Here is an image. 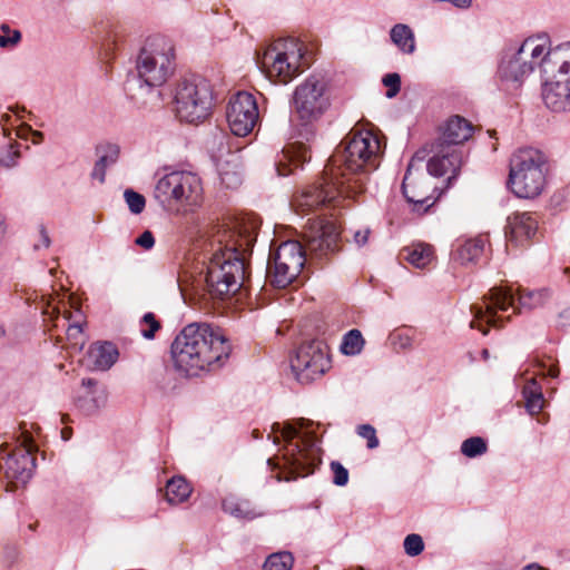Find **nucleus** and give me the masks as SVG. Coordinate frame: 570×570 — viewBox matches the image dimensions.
Returning a JSON list of instances; mask_svg holds the SVG:
<instances>
[{
    "label": "nucleus",
    "instance_id": "bf43d9fd",
    "mask_svg": "<svg viewBox=\"0 0 570 570\" xmlns=\"http://www.w3.org/2000/svg\"><path fill=\"white\" fill-rule=\"evenodd\" d=\"M481 354H482V358L485 361L490 357V353L487 348L482 350Z\"/></svg>",
    "mask_w": 570,
    "mask_h": 570
},
{
    "label": "nucleus",
    "instance_id": "39448f33",
    "mask_svg": "<svg viewBox=\"0 0 570 570\" xmlns=\"http://www.w3.org/2000/svg\"><path fill=\"white\" fill-rule=\"evenodd\" d=\"M549 37L544 33L530 36L522 41L504 46L498 66L499 77L520 86L537 67L543 73V61L551 52Z\"/></svg>",
    "mask_w": 570,
    "mask_h": 570
},
{
    "label": "nucleus",
    "instance_id": "c85d7f7f",
    "mask_svg": "<svg viewBox=\"0 0 570 570\" xmlns=\"http://www.w3.org/2000/svg\"><path fill=\"white\" fill-rule=\"evenodd\" d=\"M222 507L225 512L238 519L252 520L258 515L248 500L238 499L235 495L226 497L222 502Z\"/></svg>",
    "mask_w": 570,
    "mask_h": 570
},
{
    "label": "nucleus",
    "instance_id": "3c124183",
    "mask_svg": "<svg viewBox=\"0 0 570 570\" xmlns=\"http://www.w3.org/2000/svg\"><path fill=\"white\" fill-rule=\"evenodd\" d=\"M106 169L107 168L104 167V165H100L99 163L96 161L90 174L91 178L97 179L100 184L105 183Z\"/></svg>",
    "mask_w": 570,
    "mask_h": 570
},
{
    "label": "nucleus",
    "instance_id": "7ed1b4c3",
    "mask_svg": "<svg viewBox=\"0 0 570 570\" xmlns=\"http://www.w3.org/2000/svg\"><path fill=\"white\" fill-rule=\"evenodd\" d=\"M382 154L383 147L376 135L353 128L325 167L356 195L364 190L370 173L380 166Z\"/></svg>",
    "mask_w": 570,
    "mask_h": 570
},
{
    "label": "nucleus",
    "instance_id": "f257e3e1",
    "mask_svg": "<svg viewBox=\"0 0 570 570\" xmlns=\"http://www.w3.org/2000/svg\"><path fill=\"white\" fill-rule=\"evenodd\" d=\"M255 239L247 228L239 232L213 228L204 248L207 261L204 282L210 297L224 299L245 286L248 277L246 256Z\"/></svg>",
    "mask_w": 570,
    "mask_h": 570
},
{
    "label": "nucleus",
    "instance_id": "20e7f679",
    "mask_svg": "<svg viewBox=\"0 0 570 570\" xmlns=\"http://www.w3.org/2000/svg\"><path fill=\"white\" fill-rule=\"evenodd\" d=\"M230 352L232 345L224 331L208 323L186 325L171 344L174 364L186 375L219 364Z\"/></svg>",
    "mask_w": 570,
    "mask_h": 570
},
{
    "label": "nucleus",
    "instance_id": "37998d69",
    "mask_svg": "<svg viewBox=\"0 0 570 570\" xmlns=\"http://www.w3.org/2000/svg\"><path fill=\"white\" fill-rule=\"evenodd\" d=\"M142 323L149 326L148 330H141V334L145 338L151 340L155 337V333L159 330L160 324L155 318L153 313H146L141 320Z\"/></svg>",
    "mask_w": 570,
    "mask_h": 570
},
{
    "label": "nucleus",
    "instance_id": "b1692460",
    "mask_svg": "<svg viewBox=\"0 0 570 570\" xmlns=\"http://www.w3.org/2000/svg\"><path fill=\"white\" fill-rule=\"evenodd\" d=\"M472 125L460 116L450 118L445 125L442 138L444 144L459 145L466 141L472 135Z\"/></svg>",
    "mask_w": 570,
    "mask_h": 570
},
{
    "label": "nucleus",
    "instance_id": "58836bf2",
    "mask_svg": "<svg viewBox=\"0 0 570 570\" xmlns=\"http://www.w3.org/2000/svg\"><path fill=\"white\" fill-rule=\"evenodd\" d=\"M383 85L387 87L386 97H395L401 89V77L396 72L387 73L383 77Z\"/></svg>",
    "mask_w": 570,
    "mask_h": 570
},
{
    "label": "nucleus",
    "instance_id": "aec40b11",
    "mask_svg": "<svg viewBox=\"0 0 570 570\" xmlns=\"http://www.w3.org/2000/svg\"><path fill=\"white\" fill-rule=\"evenodd\" d=\"M108 401L106 386L96 379H82L75 391L73 404L85 415H95L104 409Z\"/></svg>",
    "mask_w": 570,
    "mask_h": 570
},
{
    "label": "nucleus",
    "instance_id": "cd10ccee",
    "mask_svg": "<svg viewBox=\"0 0 570 570\" xmlns=\"http://www.w3.org/2000/svg\"><path fill=\"white\" fill-rule=\"evenodd\" d=\"M522 394L525 400L524 406L527 412L531 416L539 414L543 409L546 401L541 386L534 379H531L527 382V384L523 386Z\"/></svg>",
    "mask_w": 570,
    "mask_h": 570
},
{
    "label": "nucleus",
    "instance_id": "1a4fd4ad",
    "mask_svg": "<svg viewBox=\"0 0 570 570\" xmlns=\"http://www.w3.org/2000/svg\"><path fill=\"white\" fill-rule=\"evenodd\" d=\"M542 99L554 112L570 111V41L560 43L543 61Z\"/></svg>",
    "mask_w": 570,
    "mask_h": 570
},
{
    "label": "nucleus",
    "instance_id": "ea45409f",
    "mask_svg": "<svg viewBox=\"0 0 570 570\" xmlns=\"http://www.w3.org/2000/svg\"><path fill=\"white\" fill-rule=\"evenodd\" d=\"M357 434L367 440V448L375 449L379 446V439L375 429L370 424H362L357 428Z\"/></svg>",
    "mask_w": 570,
    "mask_h": 570
},
{
    "label": "nucleus",
    "instance_id": "412c9836",
    "mask_svg": "<svg viewBox=\"0 0 570 570\" xmlns=\"http://www.w3.org/2000/svg\"><path fill=\"white\" fill-rule=\"evenodd\" d=\"M538 232V217L534 213H514L507 219L505 238L509 245L524 246Z\"/></svg>",
    "mask_w": 570,
    "mask_h": 570
},
{
    "label": "nucleus",
    "instance_id": "473e14b6",
    "mask_svg": "<svg viewBox=\"0 0 570 570\" xmlns=\"http://www.w3.org/2000/svg\"><path fill=\"white\" fill-rule=\"evenodd\" d=\"M488 443L481 436H472L464 440L461 444V452L466 458H478L487 453Z\"/></svg>",
    "mask_w": 570,
    "mask_h": 570
},
{
    "label": "nucleus",
    "instance_id": "69168bd1",
    "mask_svg": "<svg viewBox=\"0 0 570 570\" xmlns=\"http://www.w3.org/2000/svg\"><path fill=\"white\" fill-rule=\"evenodd\" d=\"M62 435L65 439H68V433H66L65 431L62 432Z\"/></svg>",
    "mask_w": 570,
    "mask_h": 570
},
{
    "label": "nucleus",
    "instance_id": "c9c22d12",
    "mask_svg": "<svg viewBox=\"0 0 570 570\" xmlns=\"http://www.w3.org/2000/svg\"><path fill=\"white\" fill-rule=\"evenodd\" d=\"M67 340L73 348L81 350L85 345L82 335V323L77 321L73 324H69L67 328Z\"/></svg>",
    "mask_w": 570,
    "mask_h": 570
},
{
    "label": "nucleus",
    "instance_id": "5fc2aeb1",
    "mask_svg": "<svg viewBox=\"0 0 570 570\" xmlns=\"http://www.w3.org/2000/svg\"><path fill=\"white\" fill-rule=\"evenodd\" d=\"M32 136H33V144H39L43 140V134L41 131H32Z\"/></svg>",
    "mask_w": 570,
    "mask_h": 570
},
{
    "label": "nucleus",
    "instance_id": "c03bdc74",
    "mask_svg": "<svg viewBox=\"0 0 570 570\" xmlns=\"http://www.w3.org/2000/svg\"><path fill=\"white\" fill-rule=\"evenodd\" d=\"M392 345L395 348L407 350L412 346V338L403 332H394L390 335Z\"/></svg>",
    "mask_w": 570,
    "mask_h": 570
},
{
    "label": "nucleus",
    "instance_id": "a878e982",
    "mask_svg": "<svg viewBox=\"0 0 570 570\" xmlns=\"http://www.w3.org/2000/svg\"><path fill=\"white\" fill-rule=\"evenodd\" d=\"M391 41L405 55L414 53L415 36L413 30L404 23H396L390 31Z\"/></svg>",
    "mask_w": 570,
    "mask_h": 570
},
{
    "label": "nucleus",
    "instance_id": "2eb2a0df",
    "mask_svg": "<svg viewBox=\"0 0 570 570\" xmlns=\"http://www.w3.org/2000/svg\"><path fill=\"white\" fill-rule=\"evenodd\" d=\"M274 432H279L287 441L284 459L292 469V476L284 480H294L299 475H307L313 472L318 460V449L312 440L301 438L299 431L292 424L281 426L278 423L273 425Z\"/></svg>",
    "mask_w": 570,
    "mask_h": 570
},
{
    "label": "nucleus",
    "instance_id": "864d4df0",
    "mask_svg": "<svg viewBox=\"0 0 570 570\" xmlns=\"http://www.w3.org/2000/svg\"><path fill=\"white\" fill-rule=\"evenodd\" d=\"M559 317L561 320H566L564 323H562L563 325L566 324H570V307L569 308H566L564 311H562L560 314H559Z\"/></svg>",
    "mask_w": 570,
    "mask_h": 570
},
{
    "label": "nucleus",
    "instance_id": "79ce46f5",
    "mask_svg": "<svg viewBox=\"0 0 570 570\" xmlns=\"http://www.w3.org/2000/svg\"><path fill=\"white\" fill-rule=\"evenodd\" d=\"M20 157V151L12 145H10L0 156V164L7 168H11L17 165Z\"/></svg>",
    "mask_w": 570,
    "mask_h": 570
},
{
    "label": "nucleus",
    "instance_id": "c756f323",
    "mask_svg": "<svg viewBox=\"0 0 570 570\" xmlns=\"http://www.w3.org/2000/svg\"><path fill=\"white\" fill-rule=\"evenodd\" d=\"M191 493L187 481L181 476H174L166 484V500L169 504L176 505L186 501Z\"/></svg>",
    "mask_w": 570,
    "mask_h": 570
},
{
    "label": "nucleus",
    "instance_id": "2f4dec72",
    "mask_svg": "<svg viewBox=\"0 0 570 570\" xmlns=\"http://www.w3.org/2000/svg\"><path fill=\"white\" fill-rule=\"evenodd\" d=\"M294 558L287 552H276L271 554L263 564V570H291Z\"/></svg>",
    "mask_w": 570,
    "mask_h": 570
},
{
    "label": "nucleus",
    "instance_id": "6e6d98bb",
    "mask_svg": "<svg viewBox=\"0 0 570 570\" xmlns=\"http://www.w3.org/2000/svg\"><path fill=\"white\" fill-rule=\"evenodd\" d=\"M521 570H547V569L541 567L538 563H530V564L523 567Z\"/></svg>",
    "mask_w": 570,
    "mask_h": 570
},
{
    "label": "nucleus",
    "instance_id": "4d7b16f0",
    "mask_svg": "<svg viewBox=\"0 0 570 570\" xmlns=\"http://www.w3.org/2000/svg\"><path fill=\"white\" fill-rule=\"evenodd\" d=\"M547 374L551 377H557L559 375V368L557 366H550Z\"/></svg>",
    "mask_w": 570,
    "mask_h": 570
},
{
    "label": "nucleus",
    "instance_id": "5701e85b",
    "mask_svg": "<svg viewBox=\"0 0 570 570\" xmlns=\"http://www.w3.org/2000/svg\"><path fill=\"white\" fill-rule=\"evenodd\" d=\"M118 350L110 342L95 343L88 351L90 364L100 371L110 368L118 358Z\"/></svg>",
    "mask_w": 570,
    "mask_h": 570
},
{
    "label": "nucleus",
    "instance_id": "4c0bfd02",
    "mask_svg": "<svg viewBox=\"0 0 570 570\" xmlns=\"http://www.w3.org/2000/svg\"><path fill=\"white\" fill-rule=\"evenodd\" d=\"M333 473V483L337 487H344L348 482V471L338 461H332L330 464Z\"/></svg>",
    "mask_w": 570,
    "mask_h": 570
},
{
    "label": "nucleus",
    "instance_id": "423d86ee",
    "mask_svg": "<svg viewBox=\"0 0 570 570\" xmlns=\"http://www.w3.org/2000/svg\"><path fill=\"white\" fill-rule=\"evenodd\" d=\"M549 294L547 289L539 291H523L520 292L518 297L519 305H515V299L512 293L502 287H493L483 297V304H474L471 306L473 321L470 323L471 328H478L483 335H487L488 326H499L503 317L498 316V312H508L510 308L515 311L533 309L542 306L548 299Z\"/></svg>",
    "mask_w": 570,
    "mask_h": 570
},
{
    "label": "nucleus",
    "instance_id": "e2e57ef3",
    "mask_svg": "<svg viewBox=\"0 0 570 570\" xmlns=\"http://www.w3.org/2000/svg\"><path fill=\"white\" fill-rule=\"evenodd\" d=\"M488 132H489L490 137H494V135H495V131H488Z\"/></svg>",
    "mask_w": 570,
    "mask_h": 570
},
{
    "label": "nucleus",
    "instance_id": "a211bd4d",
    "mask_svg": "<svg viewBox=\"0 0 570 570\" xmlns=\"http://www.w3.org/2000/svg\"><path fill=\"white\" fill-rule=\"evenodd\" d=\"M226 118L230 131L238 137L250 134L258 121L255 97L246 91L234 95L228 102Z\"/></svg>",
    "mask_w": 570,
    "mask_h": 570
},
{
    "label": "nucleus",
    "instance_id": "7c9ffc66",
    "mask_svg": "<svg viewBox=\"0 0 570 570\" xmlns=\"http://www.w3.org/2000/svg\"><path fill=\"white\" fill-rule=\"evenodd\" d=\"M364 345L365 340L363 338L362 333L358 330L353 328L344 334L340 350L344 355L355 356L363 351Z\"/></svg>",
    "mask_w": 570,
    "mask_h": 570
},
{
    "label": "nucleus",
    "instance_id": "052dcab7",
    "mask_svg": "<svg viewBox=\"0 0 570 570\" xmlns=\"http://www.w3.org/2000/svg\"><path fill=\"white\" fill-rule=\"evenodd\" d=\"M267 464L271 465L273 469L276 468V465H274V463H273V459H268Z\"/></svg>",
    "mask_w": 570,
    "mask_h": 570
},
{
    "label": "nucleus",
    "instance_id": "f3484780",
    "mask_svg": "<svg viewBox=\"0 0 570 570\" xmlns=\"http://www.w3.org/2000/svg\"><path fill=\"white\" fill-rule=\"evenodd\" d=\"M36 445L30 435H22L20 445L17 446L11 453H8L4 459V475L11 485L17 488L20 484L24 485L32 476L36 463L33 452Z\"/></svg>",
    "mask_w": 570,
    "mask_h": 570
},
{
    "label": "nucleus",
    "instance_id": "4468645a",
    "mask_svg": "<svg viewBox=\"0 0 570 570\" xmlns=\"http://www.w3.org/2000/svg\"><path fill=\"white\" fill-rule=\"evenodd\" d=\"M352 195L354 194L325 167L321 180L296 195L292 206L302 216L317 214L328 207H336L343 196Z\"/></svg>",
    "mask_w": 570,
    "mask_h": 570
},
{
    "label": "nucleus",
    "instance_id": "13d9d810",
    "mask_svg": "<svg viewBox=\"0 0 570 570\" xmlns=\"http://www.w3.org/2000/svg\"><path fill=\"white\" fill-rule=\"evenodd\" d=\"M6 232V225H4V219L2 216H0V236H2Z\"/></svg>",
    "mask_w": 570,
    "mask_h": 570
},
{
    "label": "nucleus",
    "instance_id": "dca6fc26",
    "mask_svg": "<svg viewBox=\"0 0 570 570\" xmlns=\"http://www.w3.org/2000/svg\"><path fill=\"white\" fill-rule=\"evenodd\" d=\"M330 360L320 341H308L301 344L295 357L291 360V367L298 382L311 383L322 376L328 368Z\"/></svg>",
    "mask_w": 570,
    "mask_h": 570
},
{
    "label": "nucleus",
    "instance_id": "f03ea898",
    "mask_svg": "<svg viewBox=\"0 0 570 570\" xmlns=\"http://www.w3.org/2000/svg\"><path fill=\"white\" fill-rule=\"evenodd\" d=\"M305 245L297 240H286L271 254L267 264V278L278 288L292 284L309 259L322 261L340 248V230L333 220L312 226L304 235Z\"/></svg>",
    "mask_w": 570,
    "mask_h": 570
},
{
    "label": "nucleus",
    "instance_id": "0eeeda50",
    "mask_svg": "<svg viewBox=\"0 0 570 570\" xmlns=\"http://www.w3.org/2000/svg\"><path fill=\"white\" fill-rule=\"evenodd\" d=\"M176 69V49L171 39L154 35L148 37L136 60L140 88H158L163 86Z\"/></svg>",
    "mask_w": 570,
    "mask_h": 570
},
{
    "label": "nucleus",
    "instance_id": "9d476101",
    "mask_svg": "<svg viewBox=\"0 0 570 570\" xmlns=\"http://www.w3.org/2000/svg\"><path fill=\"white\" fill-rule=\"evenodd\" d=\"M154 198L166 209L193 210L203 199L202 180L187 170L168 173L157 180Z\"/></svg>",
    "mask_w": 570,
    "mask_h": 570
},
{
    "label": "nucleus",
    "instance_id": "bb28decb",
    "mask_svg": "<svg viewBox=\"0 0 570 570\" xmlns=\"http://www.w3.org/2000/svg\"><path fill=\"white\" fill-rule=\"evenodd\" d=\"M487 238L478 236L465 240L456 250V258L462 265L476 263L484 252Z\"/></svg>",
    "mask_w": 570,
    "mask_h": 570
},
{
    "label": "nucleus",
    "instance_id": "f704fd0d",
    "mask_svg": "<svg viewBox=\"0 0 570 570\" xmlns=\"http://www.w3.org/2000/svg\"><path fill=\"white\" fill-rule=\"evenodd\" d=\"M126 204L132 214H140L145 209V197L132 189H126L124 193Z\"/></svg>",
    "mask_w": 570,
    "mask_h": 570
},
{
    "label": "nucleus",
    "instance_id": "680f3d73",
    "mask_svg": "<svg viewBox=\"0 0 570 570\" xmlns=\"http://www.w3.org/2000/svg\"><path fill=\"white\" fill-rule=\"evenodd\" d=\"M277 170H278V175H281V176H285V175H287V173L282 171V170H281V168H277Z\"/></svg>",
    "mask_w": 570,
    "mask_h": 570
},
{
    "label": "nucleus",
    "instance_id": "e433bc0d",
    "mask_svg": "<svg viewBox=\"0 0 570 570\" xmlns=\"http://www.w3.org/2000/svg\"><path fill=\"white\" fill-rule=\"evenodd\" d=\"M403 547L407 556L416 557L424 550V542L421 535L412 533L405 537Z\"/></svg>",
    "mask_w": 570,
    "mask_h": 570
},
{
    "label": "nucleus",
    "instance_id": "0e129e2a",
    "mask_svg": "<svg viewBox=\"0 0 570 570\" xmlns=\"http://www.w3.org/2000/svg\"><path fill=\"white\" fill-rule=\"evenodd\" d=\"M62 435L65 439H68V433H66L65 431L62 432Z\"/></svg>",
    "mask_w": 570,
    "mask_h": 570
},
{
    "label": "nucleus",
    "instance_id": "9b49d317",
    "mask_svg": "<svg viewBox=\"0 0 570 570\" xmlns=\"http://www.w3.org/2000/svg\"><path fill=\"white\" fill-rule=\"evenodd\" d=\"M303 45L293 38L278 39L258 53L257 62L274 83H288L301 73Z\"/></svg>",
    "mask_w": 570,
    "mask_h": 570
},
{
    "label": "nucleus",
    "instance_id": "6ab92c4d",
    "mask_svg": "<svg viewBox=\"0 0 570 570\" xmlns=\"http://www.w3.org/2000/svg\"><path fill=\"white\" fill-rule=\"evenodd\" d=\"M403 194L406 200L413 204V210L424 214L438 199L434 196L436 187L429 175L414 170V164L410 163L402 183Z\"/></svg>",
    "mask_w": 570,
    "mask_h": 570
},
{
    "label": "nucleus",
    "instance_id": "49530a36",
    "mask_svg": "<svg viewBox=\"0 0 570 570\" xmlns=\"http://www.w3.org/2000/svg\"><path fill=\"white\" fill-rule=\"evenodd\" d=\"M220 179L228 188H236L242 184V176L237 171L220 170Z\"/></svg>",
    "mask_w": 570,
    "mask_h": 570
},
{
    "label": "nucleus",
    "instance_id": "09e8293b",
    "mask_svg": "<svg viewBox=\"0 0 570 570\" xmlns=\"http://www.w3.org/2000/svg\"><path fill=\"white\" fill-rule=\"evenodd\" d=\"M118 43H119L118 35L114 33V32H109L102 41V48H104L106 55H111L112 52H115V50L118 48Z\"/></svg>",
    "mask_w": 570,
    "mask_h": 570
},
{
    "label": "nucleus",
    "instance_id": "a19ab883",
    "mask_svg": "<svg viewBox=\"0 0 570 570\" xmlns=\"http://www.w3.org/2000/svg\"><path fill=\"white\" fill-rule=\"evenodd\" d=\"M119 157V148L116 145H108L106 147L105 153L99 157L97 163L104 165V167H109L118 160Z\"/></svg>",
    "mask_w": 570,
    "mask_h": 570
},
{
    "label": "nucleus",
    "instance_id": "f8f14e48",
    "mask_svg": "<svg viewBox=\"0 0 570 570\" xmlns=\"http://www.w3.org/2000/svg\"><path fill=\"white\" fill-rule=\"evenodd\" d=\"M210 82L200 76L184 78L175 89V110L180 120L189 124L204 121L213 108Z\"/></svg>",
    "mask_w": 570,
    "mask_h": 570
},
{
    "label": "nucleus",
    "instance_id": "de8ad7c7",
    "mask_svg": "<svg viewBox=\"0 0 570 570\" xmlns=\"http://www.w3.org/2000/svg\"><path fill=\"white\" fill-rule=\"evenodd\" d=\"M227 139L228 136L225 131L216 129L212 139L213 147H216L217 151L222 153L227 148Z\"/></svg>",
    "mask_w": 570,
    "mask_h": 570
},
{
    "label": "nucleus",
    "instance_id": "6e6552de",
    "mask_svg": "<svg viewBox=\"0 0 570 570\" xmlns=\"http://www.w3.org/2000/svg\"><path fill=\"white\" fill-rule=\"evenodd\" d=\"M508 186L519 198H534L546 186L547 157L535 148H520L510 158Z\"/></svg>",
    "mask_w": 570,
    "mask_h": 570
},
{
    "label": "nucleus",
    "instance_id": "393cba45",
    "mask_svg": "<svg viewBox=\"0 0 570 570\" xmlns=\"http://www.w3.org/2000/svg\"><path fill=\"white\" fill-rule=\"evenodd\" d=\"M401 257L416 268H424L433 261L434 253L431 245L417 243L404 247Z\"/></svg>",
    "mask_w": 570,
    "mask_h": 570
},
{
    "label": "nucleus",
    "instance_id": "4be33fe9",
    "mask_svg": "<svg viewBox=\"0 0 570 570\" xmlns=\"http://www.w3.org/2000/svg\"><path fill=\"white\" fill-rule=\"evenodd\" d=\"M461 166V156L455 150L452 153H448L443 156H434L432 157L428 165V174L430 176L434 177H441L444 176L448 173H451V176H449L448 181L449 184L454 179L460 170Z\"/></svg>",
    "mask_w": 570,
    "mask_h": 570
},
{
    "label": "nucleus",
    "instance_id": "72a5a7b5",
    "mask_svg": "<svg viewBox=\"0 0 570 570\" xmlns=\"http://www.w3.org/2000/svg\"><path fill=\"white\" fill-rule=\"evenodd\" d=\"M0 30L1 49H13L21 42L22 35L18 29H11L8 23H2Z\"/></svg>",
    "mask_w": 570,
    "mask_h": 570
},
{
    "label": "nucleus",
    "instance_id": "ddd939ff",
    "mask_svg": "<svg viewBox=\"0 0 570 570\" xmlns=\"http://www.w3.org/2000/svg\"><path fill=\"white\" fill-rule=\"evenodd\" d=\"M328 81L322 73H312L293 92V117L302 125L317 121L330 107Z\"/></svg>",
    "mask_w": 570,
    "mask_h": 570
},
{
    "label": "nucleus",
    "instance_id": "8fccbe9b",
    "mask_svg": "<svg viewBox=\"0 0 570 570\" xmlns=\"http://www.w3.org/2000/svg\"><path fill=\"white\" fill-rule=\"evenodd\" d=\"M135 243L141 248L148 250L154 247L155 237L150 230H145L139 237L136 238Z\"/></svg>",
    "mask_w": 570,
    "mask_h": 570
},
{
    "label": "nucleus",
    "instance_id": "a18cd8bd",
    "mask_svg": "<svg viewBox=\"0 0 570 570\" xmlns=\"http://www.w3.org/2000/svg\"><path fill=\"white\" fill-rule=\"evenodd\" d=\"M51 245V238L43 225L38 226V239L33 243L35 250L47 249Z\"/></svg>",
    "mask_w": 570,
    "mask_h": 570
},
{
    "label": "nucleus",
    "instance_id": "603ef678",
    "mask_svg": "<svg viewBox=\"0 0 570 570\" xmlns=\"http://www.w3.org/2000/svg\"><path fill=\"white\" fill-rule=\"evenodd\" d=\"M368 235H370V229H367V228L360 229V230L354 232L353 239L356 245L363 246L366 244Z\"/></svg>",
    "mask_w": 570,
    "mask_h": 570
}]
</instances>
